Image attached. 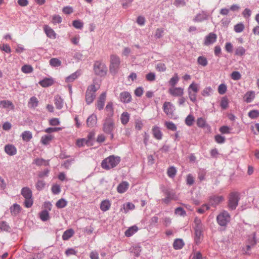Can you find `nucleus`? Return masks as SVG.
<instances>
[{
    "mask_svg": "<svg viewBox=\"0 0 259 259\" xmlns=\"http://www.w3.org/2000/svg\"><path fill=\"white\" fill-rule=\"evenodd\" d=\"M179 80V77L177 73H175L174 75L168 81L169 84L172 87V88L175 87V86L177 84Z\"/></svg>",
    "mask_w": 259,
    "mask_h": 259,
    "instance_id": "obj_34",
    "label": "nucleus"
},
{
    "mask_svg": "<svg viewBox=\"0 0 259 259\" xmlns=\"http://www.w3.org/2000/svg\"><path fill=\"white\" fill-rule=\"evenodd\" d=\"M217 222L221 226H226L230 221V215L229 213L223 210L217 217Z\"/></svg>",
    "mask_w": 259,
    "mask_h": 259,
    "instance_id": "obj_8",
    "label": "nucleus"
},
{
    "mask_svg": "<svg viewBox=\"0 0 259 259\" xmlns=\"http://www.w3.org/2000/svg\"><path fill=\"white\" fill-rule=\"evenodd\" d=\"M50 64L53 67H58L61 65V61L58 58H53L50 60Z\"/></svg>",
    "mask_w": 259,
    "mask_h": 259,
    "instance_id": "obj_40",
    "label": "nucleus"
},
{
    "mask_svg": "<svg viewBox=\"0 0 259 259\" xmlns=\"http://www.w3.org/2000/svg\"><path fill=\"white\" fill-rule=\"evenodd\" d=\"M227 91V86L224 83L221 84L218 87V92L221 95L224 94Z\"/></svg>",
    "mask_w": 259,
    "mask_h": 259,
    "instance_id": "obj_57",
    "label": "nucleus"
},
{
    "mask_svg": "<svg viewBox=\"0 0 259 259\" xmlns=\"http://www.w3.org/2000/svg\"><path fill=\"white\" fill-rule=\"evenodd\" d=\"M120 119L123 124H126L129 121L130 114L126 112H123L121 115Z\"/></svg>",
    "mask_w": 259,
    "mask_h": 259,
    "instance_id": "obj_38",
    "label": "nucleus"
},
{
    "mask_svg": "<svg viewBox=\"0 0 259 259\" xmlns=\"http://www.w3.org/2000/svg\"><path fill=\"white\" fill-rule=\"evenodd\" d=\"M184 245V243L182 239H177L174 241L173 247L175 249H181Z\"/></svg>",
    "mask_w": 259,
    "mask_h": 259,
    "instance_id": "obj_32",
    "label": "nucleus"
},
{
    "mask_svg": "<svg viewBox=\"0 0 259 259\" xmlns=\"http://www.w3.org/2000/svg\"><path fill=\"white\" fill-rule=\"evenodd\" d=\"M0 105L3 108L9 109V110H14L15 106L13 103L9 100H3L0 101Z\"/></svg>",
    "mask_w": 259,
    "mask_h": 259,
    "instance_id": "obj_23",
    "label": "nucleus"
},
{
    "mask_svg": "<svg viewBox=\"0 0 259 259\" xmlns=\"http://www.w3.org/2000/svg\"><path fill=\"white\" fill-rule=\"evenodd\" d=\"M38 104V101L35 97H32L30 99L28 102V106L30 108H34L36 107Z\"/></svg>",
    "mask_w": 259,
    "mask_h": 259,
    "instance_id": "obj_35",
    "label": "nucleus"
},
{
    "mask_svg": "<svg viewBox=\"0 0 259 259\" xmlns=\"http://www.w3.org/2000/svg\"><path fill=\"white\" fill-rule=\"evenodd\" d=\"M36 188L38 190H42L45 186V183L44 181L38 180L36 184Z\"/></svg>",
    "mask_w": 259,
    "mask_h": 259,
    "instance_id": "obj_59",
    "label": "nucleus"
},
{
    "mask_svg": "<svg viewBox=\"0 0 259 259\" xmlns=\"http://www.w3.org/2000/svg\"><path fill=\"white\" fill-rule=\"evenodd\" d=\"M21 193L25 199L24 202L25 206L27 208L30 207L33 204L32 193L30 189L24 187L22 189Z\"/></svg>",
    "mask_w": 259,
    "mask_h": 259,
    "instance_id": "obj_4",
    "label": "nucleus"
},
{
    "mask_svg": "<svg viewBox=\"0 0 259 259\" xmlns=\"http://www.w3.org/2000/svg\"><path fill=\"white\" fill-rule=\"evenodd\" d=\"M72 25L75 28L81 29L83 27V23L80 20H74L72 22Z\"/></svg>",
    "mask_w": 259,
    "mask_h": 259,
    "instance_id": "obj_56",
    "label": "nucleus"
},
{
    "mask_svg": "<svg viewBox=\"0 0 259 259\" xmlns=\"http://www.w3.org/2000/svg\"><path fill=\"white\" fill-rule=\"evenodd\" d=\"M217 38V35L212 32L209 33L206 36L204 44L205 46H209L215 42Z\"/></svg>",
    "mask_w": 259,
    "mask_h": 259,
    "instance_id": "obj_13",
    "label": "nucleus"
},
{
    "mask_svg": "<svg viewBox=\"0 0 259 259\" xmlns=\"http://www.w3.org/2000/svg\"><path fill=\"white\" fill-rule=\"evenodd\" d=\"M97 122V117L95 114L91 115L87 120V124L89 127L94 126Z\"/></svg>",
    "mask_w": 259,
    "mask_h": 259,
    "instance_id": "obj_19",
    "label": "nucleus"
},
{
    "mask_svg": "<svg viewBox=\"0 0 259 259\" xmlns=\"http://www.w3.org/2000/svg\"><path fill=\"white\" fill-rule=\"evenodd\" d=\"M5 151L10 156H13L17 153V148L12 144L6 145L5 147Z\"/></svg>",
    "mask_w": 259,
    "mask_h": 259,
    "instance_id": "obj_15",
    "label": "nucleus"
},
{
    "mask_svg": "<svg viewBox=\"0 0 259 259\" xmlns=\"http://www.w3.org/2000/svg\"><path fill=\"white\" fill-rule=\"evenodd\" d=\"M99 87L91 84L88 87L85 94V101L88 104L92 103L95 98V93L98 90Z\"/></svg>",
    "mask_w": 259,
    "mask_h": 259,
    "instance_id": "obj_6",
    "label": "nucleus"
},
{
    "mask_svg": "<svg viewBox=\"0 0 259 259\" xmlns=\"http://www.w3.org/2000/svg\"><path fill=\"white\" fill-rule=\"evenodd\" d=\"M231 77L234 80H238L241 79V75L238 71H235L231 74Z\"/></svg>",
    "mask_w": 259,
    "mask_h": 259,
    "instance_id": "obj_53",
    "label": "nucleus"
},
{
    "mask_svg": "<svg viewBox=\"0 0 259 259\" xmlns=\"http://www.w3.org/2000/svg\"><path fill=\"white\" fill-rule=\"evenodd\" d=\"M67 201L64 199H59L56 204V206L58 208H62L65 207L67 205Z\"/></svg>",
    "mask_w": 259,
    "mask_h": 259,
    "instance_id": "obj_46",
    "label": "nucleus"
},
{
    "mask_svg": "<svg viewBox=\"0 0 259 259\" xmlns=\"http://www.w3.org/2000/svg\"><path fill=\"white\" fill-rule=\"evenodd\" d=\"M141 251V247L138 246H133L132 248V252H133L137 256L139 255Z\"/></svg>",
    "mask_w": 259,
    "mask_h": 259,
    "instance_id": "obj_62",
    "label": "nucleus"
},
{
    "mask_svg": "<svg viewBox=\"0 0 259 259\" xmlns=\"http://www.w3.org/2000/svg\"><path fill=\"white\" fill-rule=\"evenodd\" d=\"M54 83V80L52 78H46L39 82V84L44 88L51 86Z\"/></svg>",
    "mask_w": 259,
    "mask_h": 259,
    "instance_id": "obj_24",
    "label": "nucleus"
},
{
    "mask_svg": "<svg viewBox=\"0 0 259 259\" xmlns=\"http://www.w3.org/2000/svg\"><path fill=\"white\" fill-rule=\"evenodd\" d=\"M22 138L24 141H29L32 138V133L30 131H25L21 135Z\"/></svg>",
    "mask_w": 259,
    "mask_h": 259,
    "instance_id": "obj_33",
    "label": "nucleus"
},
{
    "mask_svg": "<svg viewBox=\"0 0 259 259\" xmlns=\"http://www.w3.org/2000/svg\"><path fill=\"white\" fill-rule=\"evenodd\" d=\"M220 106L223 109H226L228 106V100L226 97H223L222 98Z\"/></svg>",
    "mask_w": 259,
    "mask_h": 259,
    "instance_id": "obj_52",
    "label": "nucleus"
},
{
    "mask_svg": "<svg viewBox=\"0 0 259 259\" xmlns=\"http://www.w3.org/2000/svg\"><path fill=\"white\" fill-rule=\"evenodd\" d=\"M245 28L244 25L242 23L237 24L234 26V30L236 33H240L242 32Z\"/></svg>",
    "mask_w": 259,
    "mask_h": 259,
    "instance_id": "obj_41",
    "label": "nucleus"
},
{
    "mask_svg": "<svg viewBox=\"0 0 259 259\" xmlns=\"http://www.w3.org/2000/svg\"><path fill=\"white\" fill-rule=\"evenodd\" d=\"M152 134L154 137L158 140L162 139V133L160 128L157 126H154L152 129Z\"/></svg>",
    "mask_w": 259,
    "mask_h": 259,
    "instance_id": "obj_20",
    "label": "nucleus"
},
{
    "mask_svg": "<svg viewBox=\"0 0 259 259\" xmlns=\"http://www.w3.org/2000/svg\"><path fill=\"white\" fill-rule=\"evenodd\" d=\"M79 75L80 74L79 72L76 71L67 77L66 78V81L68 83L73 82L78 77Z\"/></svg>",
    "mask_w": 259,
    "mask_h": 259,
    "instance_id": "obj_37",
    "label": "nucleus"
},
{
    "mask_svg": "<svg viewBox=\"0 0 259 259\" xmlns=\"http://www.w3.org/2000/svg\"><path fill=\"white\" fill-rule=\"evenodd\" d=\"M40 218L43 221H46L49 220V215L47 210H43L40 213Z\"/></svg>",
    "mask_w": 259,
    "mask_h": 259,
    "instance_id": "obj_54",
    "label": "nucleus"
},
{
    "mask_svg": "<svg viewBox=\"0 0 259 259\" xmlns=\"http://www.w3.org/2000/svg\"><path fill=\"white\" fill-rule=\"evenodd\" d=\"M197 62L199 65L203 67L206 66L208 64L206 58L204 56L199 57L197 59Z\"/></svg>",
    "mask_w": 259,
    "mask_h": 259,
    "instance_id": "obj_43",
    "label": "nucleus"
},
{
    "mask_svg": "<svg viewBox=\"0 0 259 259\" xmlns=\"http://www.w3.org/2000/svg\"><path fill=\"white\" fill-rule=\"evenodd\" d=\"M239 195L237 192H231L229 196L228 207L230 209H235L238 205Z\"/></svg>",
    "mask_w": 259,
    "mask_h": 259,
    "instance_id": "obj_9",
    "label": "nucleus"
},
{
    "mask_svg": "<svg viewBox=\"0 0 259 259\" xmlns=\"http://www.w3.org/2000/svg\"><path fill=\"white\" fill-rule=\"evenodd\" d=\"M197 124L200 127H204L206 125V121L203 118H198L197 120Z\"/></svg>",
    "mask_w": 259,
    "mask_h": 259,
    "instance_id": "obj_58",
    "label": "nucleus"
},
{
    "mask_svg": "<svg viewBox=\"0 0 259 259\" xmlns=\"http://www.w3.org/2000/svg\"><path fill=\"white\" fill-rule=\"evenodd\" d=\"M199 92V85L197 83L193 82L188 88V93L190 100L195 102L197 99V94Z\"/></svg>",
    "mask_w": 259,
    "mask_h": 259,
    "instance_id": "obj_7",
    "label": "nucleus"
},
{
    "mask_svg": "<svg viewBox=\"0 0 259 259\" xmlns=\"http://www.w3.org/2000/svg\"><path fill=\"white\" fill-rule=\"evenodd\" d=\"M33 163L38 166H47L49 164V162L48 160H46L42 158H36L33 160Z\"/></svg>",
    "mask_w": 259,
    "mask_h": 259,
    "instance_id": "obj_30",
    "label": "nucleus"
},
{
    "mask_svg": "<svg viewBox=\"0 0 259 259\" xmlns=\"http://www.w3.org/2000/svg\"><path fill=\"white\" fill-rule=\"evenodd\" d=\"M120 157L114 155H110L105 158L101 163L102 167L106 170H109L116 167L120 162Z\"/></svg>",
    "mask_w": 259,
    "mask_h": 259,
    "instance_id": "obj_1",
    "label": "nucleus"
},
{
    "mask_svg": "<svg viewBox=\"0 0 259 259\" xmlns=\"http://www.w3.org/2000/svg\"><path fill=\"white\" fill-rule=\"evenodd\" d=\"M177 170L174 166L169 167L167 171V175L170 178H174L176 176Z\"/></svg>",
    "mask_w": 259,
    "mask_h": 259,
    "instance_id": "obj_45",
    "label": "nucleus"
},
{
    "mask_svg": "<svg viewBox=\"0 0 259 259\" xmlns=\"http://www.w3.org/2000/svg\"><path fill=\"white\" fill-rule=\"evenodd\" d=\"M0 49L7 53H10L11 52V48L7 44H3L2 46H0Z\"/></svg>",
    "mask_w": 259,
    "mask_h": 259,
    "instance_id": "obj_64",
    "label": "nucleus"
},
{
    "mask_svg": "<svg viewBox=\"0 0 259 259\" xmlns=\"http://www.w3.org/2000/svg\"><path fill=\"white\" fill-rule=\"evenodd\" d=\"M74 234V232L73 229H68L63 233L62 235V239L63 240H67L71 238Z\"/></svg>",
    "mask_w": 259,
    "mask_h": 259,
    "instance_id": "obj_29",
    "label": "nucleus"
},
{
    "mask_svg": "<svg viewBox=\"0 0 259 259\" xmlns=\"http://www.w3.org/2000/svg\"><path fill=\"white\" fill-rule=\"evenodd\" d=\"M168 93L174 97H182L184 94V89L181 87H173L168 89Z\"/></svg>",
    "mask_w": 259,
    "mask_h": 259,
    "instance_id": "obj_12",
    "label": "nucleus"
},
{
    "mask_svg": "<svg viewBox=\"0 0 259 259\" xmlns=\"http://www.w3.org/2000/svg\"><path fill=\"white\" fill-rule=\"evenodd\" d=\"M155 68L156 70L159 72H164L166 70V67L165 65L162 63H158L156 65Z\"/></svg>",
    "mask_w": 259,
    "mask_h": 259,
    "instance_id": "obj_51",
    "label": "nucleus"
},
{
    "mask_svg": "<svg viewBox=\"0 0 259 259\" xmlns=\"http://www.w3.org/2000/svg\"><path fill=\"white\" fill-rule=\"evenodd\" d=\"M215 141L219 144H222L225 142V138L220 135H218L214 137Z\"/></svg>",
    "mask_w": 259,
    "mask_h": 259,
    "instance_id": "obj_61",
    "label": "nucleus"
},
{
    "mask_svg": "<svg viewBox=\"0 0 259 259\" xmlns=\"http://www.w3.org/2000/svg\"><path fill=\"white\" fill-rule=\"evenodd\" d=\"M105 111L108 117H111L114 114L113 104L112 102H108L105 107Z\"/></svg>",
    "mask_w": 259,
    "mask_h": 259,
    "instance_id": "obj_26",
    "label": "nucleus"
},
{
    "mask_svg": "<svg viewBox=\"0 0 259 259\" xmlns=\"http://www.w3.org/2000/svg\"><path fill=\"white\" fill-rule=\"evenodd\" d=\"M194 121V117L192 115H189L185 119V123L188 126H191Z\"/></svg>",
    "mask_w": 259,
    "mask_h": 259,
    "instance_id": "obj_55",
    "label": "nucleus"
},
{
    "mask_svg": "<svg viewBox=\"0 0 259 259\" xmlns=\"http://www.w3.org/2000/svg\"><path fill=\"white\" fill-rule=\"evenodd\" d=\"M62 22V18L59 15H54L52 17V23L54 24L60 23Z\"/></svg>",
    "mask_w": 259,
    "mask_h": 259,
    "instance_id": "obj_63",
    "label": "nucleus"
},
{
    "mask_svg": "<svg viewBox=\"0 0 259 259\" xmlns=\"http://www.w3.org/2000/svg\"><path fill=\"white\" fill-rule=\"evenodd\" d=\"M165 125L166 126L167 129L170 130L172 131H176L177 128L176 125L173 122L170 121L165 122Z\"/></svg>",
    "mask_w": 259,
    "mask_h": 259,
    "instance_id": "obj_49",
    "label": "nucleus"
},
{
    "mask_svg": "<svg viewBox=\"0 0 259 259\" xmlns=\"http://www.w3.org/2000/svg\"><path fill=\"white\" fill-rule=\"evenodd\" d=\"M212 92V89L210 87H207L203 90L201 94L204 97H208L211 95Z\"/></svg>",
    "mask_w": 259,
    "mask_h": 259,
    "instance_id": "obj_44",
    "label": "nucleus"
},
{
    "mask_svg": "<svg viewBox=\"0 0 259 259\" xmlns=\"http://www.w3.org/2000/svg\"><path fill=\"white\" fill-rule=\"evenodd\" d=\"M135 208V206L134 204L131 202H127L123 205V209L124 212L126 213L130 210H134Z\"/></svg>",
    "mask_w": 259,
    "mask_h": 259,
    "instance_id": "obj_36",
    "label": "nucleus"
},
{
    "mask_svg": "<svg viewBox=\"0 0 259 259\" xmlns=\"http://www.w3.org/2000/svg\"><path fill=\"white\" fill-rule=\"evenodd\" d=\"M106 100V92L102 93L97 99L96 106L99 110H102L104 107L105 102Z\"/></svg>",
    "mask_w": 259,
    "mask_h": 259,
    "instance_id": "obj_11",
    "label": "nucleus"
},
{
    "mask_svg": "<svg viewBox=\"0 0 259 259\" xmlns=\"http://www.w3.org/2000/svg\"><path fill=\"white\" fill-rule=\"evenodd\" d=\"M248 116L251 119H255L259 117V111L257 110H252L248 113Z\"/></svg>",
    "mask_w": 259,
    "mask_h": 259,
    "instance_id": "obj_47",
    "label": "nucleus"
},
{
    "mask_svg": "<svg viewBox=\"0 0 259 259\" xmlns=\"http://www.w3.org/2000/svg\"><path fill=\"white\" fill-rule=\"evenodd\" d=\"M194 229H203L201 221L197 218H196L194 220Z\"/></svg>",
    "mask_w": 259,
    "mask_h": 259,
    "instance_id": "obj_50",
    "label": "nucleus"
},
{
    "mask_svg": "<svg viewBox=\"0 0 259 259\" xmlns=\"http://www.w3.org/2000/svg\"><path fill=\"white\" fill-rule=\"evenodd\" d=\"M246 50L242 46H239L236 48L235 55L236 56H242L245 54Z\"/></svg>",
    "mask_w": 259,
    "mask_h": 259,
    "instance_id": "obj_39",
    "label": "nucleus"
},
{
    "mask_svg": "<svg viewBox=\"0 0 259 259\" xmlns=\"http://www.w3.org/2000/svg\"><path fill=\"white\" fill-rule=\"evenodd\" d=\"M21 210V206L17 204H14L11 207H10V211L12 215H16L18 213H20V211Z\"/></svg>",
    "mask_w": 259,
    "mask_h": 259,
    "instance_id": "obj_28",
    "label": "nucleus"
},
{
    "mask_svg": "<svg viewBox=\"0 0 259 259\" xmlns=\"http://www.w3.org/2000/svg\"><path fill=\"white\" fill-rule=\"evenodd\" d=\"M21 71L24 73H29L33 71V68L29 65H25L22 67Z\"/></svg>",
    "mask_w": 259,
    "mask_h": 259,
    "instance_id": "obj_48",
    "label": "nucleus"
},
{
    "mask_svg": "<svg viewBox=\"0 0 259 259\" xmlns=\"http://www.w3.org/2000/svg\"><path fill=\"white\" fill-rule=\"evenodd\" d=\"M143 126L142 121L140 119H137L135 121V128L138 130H141Z\"/></svg>",
    "mask_w": 259,
    "mask_h": 259,
    "instance_id": "obj_60",
    "label": "nucleus"
},
{
    "mask_svg": "<svg viewBox=\"0 0 259 259\" xmlns=\"http://www.w3.org/2000/svg\"><path fill=\"white\" fill-rule=\"evenodd\" d=\"M129 184L126 182L121 183L117 187V190L119 193L125 192L128 188Z\"/></svg>",
    "mask_w": 259,
    "mask_h": 259,
    "instance_id": "obj_25",
    "label": "nucleus"
},
{
    "mask_svg": "<svg viewBox=\"0 0 259 259\" xmlns=\"http://www.w3.org/2000/svg\"><path fill=\"white\" fill-rule=\"evenodd\" d=\"M44 30L48 37L51 39H55L56 38V33L54 30L48 25H45Z\"/></svg>",
    "mask_w": 259,
    "mask_h": 259,
    "instance_id": "obj_16",
    "label": "nucleus"
},
{
    "mask_svg": "<svg viewBox=\"0 0 259 259\" xmlns=\"http://www.w3.org/2000/svg\"><path fill=\"white\" fill-rule=\"evenodd\" d=\"M138 231V228L136 226H133L130 227L124 233L126 237H129L133 236Z\"/></svg>",
    "mask_w": 259,
    "mask_h": 259,
    "instance_id": "obj_27",
    "label": "nucleus"
},
{
    "mask_svg": "<svg viewBox=\"0 0 259 259\" xmlns=\"http://www.w3.org/2000/svg\"><path fill=\"white\" fill-rule=\"evenodd\" d=\"M115 128L114 120L111 117H107L103 123V131L106 134L111 135V138H113V132Z\"/></svg>",
    "mask_w": 259,
    "mask_h": 259,
    "instance_id": "obj_2",
    "label": "nucleus"
},
{
    "mask_svg": "<svg viewBox=\"0 0 259 259\" xmlns=\"http://www.w3.org/2000/svg\"><path fill=\"white\" fill-rule=\"evenodd\" d=\"M224 200L222 196H214L209 199V203L213 206H215Z\"/></svg>",
    "mask_w": 259,
    "mask_h": 259,
    "instance_id": "obj_17",
    "label": "nucleus"
},
{
    "mask_svg": "<svg viewBox=\"0 0 259 259\" xmlns=\"http://www.w3.org/2000/svg\"><path fill=\"white\" fill-rule=\"evenodd\" d=\"M195 230V241L196 244H199L203 239V229H194Z\"/></svg>",
    "mask_w": 259,
    "mask_h": 259,
    "instance_id": "obj_22",
    "label": "nucleus"
},
{
    "mask_svg": "<svg viewBox=\"0 0 259 259\" xmlns=\"http://www.w3.org/2000/svg\"><path fill=\"white\" fill-rule=\"evenodd\" d=\"M255 94L254 91H250L247 92L243 97V99L246 103L251 102L255 98Z\"/></svg>",
    "mask_w": 259,
    "mask_h": 259,
    "instance_id": "obj_18",
    "label": "nucleus"
},
{
    "mask_svg": "<svg viewBox=\"0 0 259 259\" xmlns=\"http://www.w3.org/2000/svg\"><path fill=\"white\" fill-rule=\"evenodd\" d=\"M163 110L164 113L171 118L174 116V106L170 102H165L163 105Z\"/></svg>",
    "mask_w": 259,
    "mask_h": 259,
    "instance_id": "obj_10",
    "label": "nucleus"
},
{
    "mask_svg": "<svg viewBox=\"0 0 259 259\" xmlns=\"http://www.w3.org/2000/svg\"><path fill=\"white\" fill-rule=\"evenodd\" d=\"M93 69L95 73L100 76H105L107 72L106 65L100 61H97L94 63Z\"/></svg>",
    "mask_w": 259,
    "mask_h": 259,
    "instance_id": "obj_5",
    "label": "nucleus"
},
{
    "mask_svg": "<svg viewBox=\"0 0 259 259\" xmlns=\"http://www.w3.org/2000/svg\"><path fill=\"white\" fill-rule=\"evenodd\" d=\"M109 71L112 74H115L118 71L120 66V59L115 54L110 56Z\"/></svg>",
    "mask_w": 259,
    "mask_h": 259,
    "instance_id": "obj_3",
    "label": "nucleus"
},
{
    "mask_svg": "<svg viewBox=\"0 0 259 259\" xmlns=\"http://www.w3.org/2000/svg\"><path fill=\"white\" fill-rule=\"evenodd\" d=\"M53 136L51 135H46L41 138V142L44 145H47L52 140Z\"/></svg>",
    "mask_w": 259,
    "mask_h": 259,
    "instance_id": "obj_42",
    "label": "nucleus"
},
{
    "mask_svg": "<svg viewBox=\"0 0 259 259\" xmlns=\"http://www.w3.org/2000/svg\"><path fill=\"white\" fill-rule=\"evenodd\" d=\"M119 99L121 102L128 103L132 100V96L128 92H123L120 94Z\"/></svg>",
    "mask_w": 259,
    "mask_h": 259,
    "instance_id": "obj_14",
    "label": "nucleus"
},
{
    "mask_svg": "<svg viewBox=\"0 0 259 259\" xmlns=\"http://www.w3.org/2000/svg\"><path fill=\"white\" fill-rule=\"evenodd\" d=\"M111 203L110 200L105 199L101 201L100 208L103 211H106L110 209Z\"/></svg>",
    "mask_w": 259,
    "mask_h": 259,
    "instance_id": "obj_21",
    "label": "nucleus"
},
{
    "mask_svg": "<svg viewBox=\"0 0 259 259\" xmlns=\"http://www.w3.org/2000/svg\"><path fill=\"white\" fill-rule=\"evenodd\" d=\"M55 104L58 109H61L63 106V100L59 96H56L55 97Z\"/></svg>",
    "mask_w": 259,
    "mask_h": 259,
    "instance_id": "obj_31",
    "label": "nucleus"
}]
</instances>
